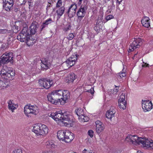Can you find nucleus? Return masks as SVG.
<instances>
[{"label": "nucleus", "instance_id": "7ed1b4c3", "mask_svg": "<svg viewBox=\"0 0 153 153\" xmlns=\"http://www.w3.org/2000/svg\"><path fill=\"white\" fill-rule=\"evenodd\" d=\"M48 129L44 124H35L33 126V131L37 136L45 135L48 132Z\"/></svg>", "mask_w": 153, "mask_h": 153}, {"label": "nucleus", "instance_id": "ea45409f", "mask_svg": "<svg viewBox=\"0 0 153 153\" xmlns=\"http://www.w3.org/2000/svg\"><path fill=\"white\" fill-rule=\"evenodd\" d=\"M77 16V22H78L79 24H80L81 21L82 19V18L84 17V16Z\"/></svg>", "mask_w": 153, "mask_h": 153}, {"label": "nucleus", "instance_id": "f3484780", "mask_svg": "<svg viewBox=\"0 0 153 153\" xmlns=\"http://www.w3.org/2000/svg\"><path fill=\"white\" fill-rule=\"evenodd\" d=\"M77 5L75 4H72L68 8L67 13L68 16L70 18L73 17L75 15Z\"/></svg>", "mask_w": 153, "mask_h": 153}, {"label": "nucleus", "instance_id": "412c9836", "mask_svg": "<svg viewBox=\"0 0 153 153\" xmlns=\"http://www.w3.org/2000/svg\"><path fill=\"white\" fill-rule=\"evenodd\" d=\"M50 65L51 63L48 62L47 59L44 58L41 61V66L43 70H47L49 68Z\"/></svg>", "mask_w": 153, "mask_h": 153}, {"label": "nucleus", "instance_id": "09e8293b", "mask_svg": "<svg viewBox=\"0 0 153 153\" xmlns=\"http://www.w3.org/2000/svg\"><path fill=\"white\" fill-rule=\"evenodd\" d=\"M12 153H22V152L21 149H18L13 151Z\"/></svg>", "mask_w": 153, "mask_h": 153}, {"label": "nucleus", "instance_id": "2eb2a0df", "mask_svg": "<svg viewBox=\"0 0 153 153\" xmlns=\"http://www.w3.org/2000/svg\"><path fill=\"white\" fill-rule=\"evenodd\" d=\"M125 94L122 93L120 96V98L118 100V105L119 108L124 110L126 107V101L125 100Z\"/></svg>", "mask_w": 153, "mask_h": 153}, {"label": "nucleus", "instance_id": "6e6552de", "mask_svg": "<svg viewBox=\"0 0 153 153\" xmlns=\"http://www.w3.org/2000/svg\"><path fill=\"white\" fill-rule=\"evenodd\" d=\"M58 91V94H59V97H60L62 96V98L61 97L60 99V103L61 105H63L65 102V101L67 100L70 97V93L69 91L67 90H64L63 91L61 90H57Z\"/></svg>", "mask_w": 153, "mask_h": 153}, {"label": "nucleus", "instance_id": "4be33fe9", "mask_svg": "<svg viewBox=\"0 0 153 153\" xmlns=\"http://www.w3.org/2000/svg\"><path fill=\"white\" fill-rule=\"evenodd\" d=\"M77 77V76L74 73H71L69 74L66 78L65 82L68 83H72Z\"/></svg>", "mask_w": 153, "mask_h": 153}, {"label": "nucleus", "instance_id": "c756f323", "mask_svg": "<svg viewBox=\"0 0 153 153\" xmlns=\"http://www.w3.org/2000/svg\"><path fill=\"white\" fill-rule=\"evenodd\" d=\"M16 106V105H15L13 103L11 100H10L8 102V108L11 110L12 112H13L14 110L16 109V107H15Z\"/></svg>", "mask_w": 153, "mask_h": 153}, {"label": "nucleus", "instance_id": "423d86ee", "mask_svg": "<svg viewBox=\"0 0 153 153\" xmlns=\"http://www.w3.org/2000/svg\"><path fill=\"white\" fill-rule=\"evenodd\" d=\"M13 53L12 52H6L0 58V66L2 64L7 63L13 60Z\"/></svg>", "mask_w": 153, "mask_h": 153}, {"label": "nucleus", "instance_id": "13d9d810", "mask_svg": "<svg viewBox=\"0 0 153 153\" xmlns=\"http://www.w3.org/2000/svg\"><path fill=\"white\" fill-rule=\"evenodd\" d=\"M82 0H79V2L78 4L80 5L81 4Z\"/></svg>", "mask_w": 153, "mask_h": 153}, {"label": "nucleus", "instance_id": "20e7f679", "mask_svg": "<svg viewBox=\"0 0 153 153\" xmlns=\"http://www.w3.org/2000/svg\"><path fill=\"white\" fill-rule=\"evenodd\" d=\"M144 140L145 138L138 137L136 135H129L126 138V140L127 142L136 145H141L142 146Z\"/></svg>", "mask_w": 153, "mask_h": 153}, {"label": "nucleus", "instance_id": "a878e982", "mask_svg": "<svg viewBox=\"0 0 153 153\" xmlns=\"http://www.w3.org/2000/svg\"><path fill=\"white\" fill-rule=\"evenodd\" d=\"M53 22L51 18H49L45 21L41 26V30L42 31L45 27H48V25Z\"/></svg>", "mask_w": 153, "mask_h": 153}, {"label": "nucleus", "instance_id": "864d4df0", "mask_svg": "<svg viewBox=\"0 0 153 153\" xmlns=\"http://www.w3.org/2000/svg\"><path fill=\"white\" fill-rule=\"evenodd\" d=\"M149 65L146 63H145L144 65H142V67H149Z\"/></svg>", "mask_w": 153, "mask_h": 153}, {"label": "nucleus", "instance_id": "8fccbe9b", "mask_svg": "<svg viewBox=\"0 0 153 153\" xmlns=\"http://www.w3.org/2000/svg\"><path fill=\"white\" fill-rule=\"evenodd\" d=\"M116 87L114 89H113V92L114 93H117L118 91V89L119 88V86H116V85L115 86Z\"/></svg>", "mask_w": 153, "mask_h": 153}, {"label": "nucleus", "instance_id": "dca6fc26", "mask_svg": "<svg viewBox=\"0 0 153 153\" xmlns=\"http://www.w3.org/2000/svg\"><path fill=\"white\" fill-rule=\"evenodd\" d=\"M77 59L76 56H73L69 58L65 62L63 63V65H67L68 68H69L71 67L75 63Z\"/></svg>", "mask_w": 153, "mask_h": 153}, {"label": "nucleus", "instance_id": "0eeeda50", "mask_svg": "<svg viewBox=\"0 0 153 153\" xmlns=\"http://www.w3.org/2000/svg\"><path fill=\"white\" fill-rule=\"evenodd\" d=\"M38 111V107L36 105H26L24 107V112L28 117H31L29 114H36Z\"/></svg>", "mask_w": 153, "mask_h": 153}, {"label": "nucleus", "instance_id": "2f4dec72", "mask_svg": "<svg viewBox=\"0 0 153 153\" xmlns=\"http://www.w3.org/2000/svg\"><path fill=\"white\" fill-rule=\"evenodd\" d=\"M46 145L47 147L48 148H54L55 146V145L54 144L53 142L51 141L46 142Z\"/></svg>", "mask_w": 153, "mask_h": 153}, {"label": "nucleus", "instance_id": "58836bf2", "mask_svg": "<svg viewBox=\"0 0 153 153\" xmlns=\"http://www.w3.org/2000/svg\"><path fill=\"white\" fill-rule=\"evenodd\" d=\"M3 87H6V84L0 80V89H1Z\"/></svg>", "mask_w": 153, "mask_h": 153}, {"label": "nucleus", "instance_id": "ddd939ff", "mask_svg": "<svg viewBox=\"0 0 153 153\" xmlns=\"http://www.w3.org/2000/svg\"><path fill=\"white\" fill-rule=\"evenodd\" d=\"M134 39L133 42L131 44L129 47L128 49L130 51H132L135 49L139 48L140 46L139 44H140L143 40L140 38Z\"/></svg>", "mask_w": 153, "mask_h": 153}, {"label": "nucleus", "instance_id": "7c9ffc66", "mask_svg": "<svg viewBox=\"0 0 153 153\" xmlns=\"http://www.w3.org/2000/svg\"><path fill=\"white\" fill-rule=\"evenodd\" d=\"M26 42L27 45L29 46L32 45L35 43L34 40H31L29 35L28 36H27V40Z\"/></svg>", "mask_w": 153, "mask_h": 153}, {"label": "nucleus", "instance_id": "bf43d9fd", "mask_svg": "<svg viewBox=\"0 0 153 153\" xmlns=\"http://www.w3.org/2000/svg\"><path fill=\"white\" fill-rule=\"evenodd\" d=\"M137 55V53L135 54L134 56L133 57V59H134V58H135V57Z\"/></svg>", "mask_w": 153, "mask_h": 153}, {"label": "nucleus", "instance_id": "9b49d317", "mask_svg": "<svg viewBox=\"0 0 153 153\" xmlns=\"http://www.w3.org/2000/svg\"><path fill=\"white\" fill-rule=\"evenodd\" d=\"M39 83L41 86L48 89L52 85L53 82L52 80H50L46 78H43L39 79Z\"/></svg>", "mask_w": 153, "mask_h": 153}, {"label": "nucleus", "instance_id": "c03bdc74", "mask_svg": "<svg viewBox=\"0 0 153 153\" xmlns=\"http://www.w3.org/2000/svg\"><path fill=\"white\" fill-rule=\"evenodd\" d=\"M30 37L32 40H34V42L35 43L37 39V37H34L33 35L32 34L30 35Z\"/></svg>", "mask_w": 153, "mask_h": 153}, {"label": "nucleus", "instance_id": "39448f33", "mask_svg": "<svg viewBox=\"0 0 153 153\" xmlns=\"http://www.w3.org/2000/svg\"><path fill=\"white\" fill-rule=\"evenodd\" d=\"M58 94V90L53 91L47 96L48 100L53 104L56 105L61 100Z\"/></svg>", "mask_w": 153, "mask_h": 153}, {"label": "nucleus", "instance_id": "4c0bfd02", "mask_svg": "<svg viewBox=\"0 0 153 153\" xmlns=\"http://www.w3.org/2000/svg\"><path fill=\"white\" fill-rule=\"evenodd\" d=\"M62 5V1L61 0H58L56 4V8L60 7Z\"/></svg>", "mask_w": 153, "mask_h": 153}, {"label": "nucleus", "instance_id": "4d7b16f0", "mask_svg": "<svg viewBox=\"0 0 153 153\" xmlns=\"http://www.w3.org/2000/svg\"><path fill=\"white\" fill-rule=\"evenodd\" d=\"M50 7V5L49 4H48L46 10H49V8Z\"/></svg>", "mask_w": 153, "mask_h": 153}, {"label": "nucleus", "instance_id": "680f3d73", "mask_svg": "<svg viewBox=\"0 0 153 153\" xmlns=\"http://www.w3.org/2000/svg\"><path fill=\"white\" fill-rule=\"evenodd\" d=\"M91 153H92V152ZM93 153H94V152H93Z\"/></svg>", "mask_w": 153, "mask_h": 153}, {"label": "nucleus", "instance_id": "1a4fd4ad", "mask_svg": "<svg viewBox=\"0 0 153 153\" xmlns=\"http://www.w3.org/2000/svg\"><path fill=\"white\" fill-rule=\"evenodd\" d=\"M116 112V109L112 108L107 111L106 114V117L110 119L114 124L117 123L118 120V118L114 116Z\"/></svg>", "mask_w": 153, "mask_h": 153}, {"label": "nucleus", "instance_id": "9d476101", "mask_svg": "<svg viewBox=\"0 0 153 153\" xmlns=\"http://www.w3.org/2000/svg\"><path fill=\"white\" fill-rule=\"evenodd\" d=\"M14 71L11 68L9 70H5L3 68L1 71L0 75L2 78L6 79H8L9 78L12 76H13L15 75Z\"/></svg>", "mask_w": 153, "mask_h": 153}, {"label": "nucleus", "instance_id": "393cba45", "mask_svg": "<svg viewBox=\"0 0 153 153\" xmlns=\"http://www.w3.org/2000/svg\"><path fill=\"white\" fill-rule=\"evenodd\" d=\"M149 19V17L145 16L141 20V23L144 27L148 28L150 26Z\"/></svg>", "mask_w": 153, "mask_h": 153}, {"label": "nucleus", "instance_id": "aec40b11", "mask_svg": "<svg viewBox=\"0 0 153 153\" xmlns=\"http://www.w3.org/2000/svg\"><path fill=\"white\" fill-rule=\"evenodd\" d=\"M96 125V131L98 134H100L103 131L105 128L104 125L100 121L97 120L95 122Z\"/></svg>", "mask_w": 153, "mask_h": 153}, {"label": "nucleus", "instance_id": "de8ad7c7", "mask_svg": "<svg viewBox=\"0 0 153 153\" xmlns=\"http://www.w3.org/2000/svg\"><path fill=\"white\" fill-rule=\"evenodd\" d=\"M86 91L88 92L91 93L92 94H94V88L91 87L90 89L87 90Z\"/></svg>", "mask_w": 153, "mask_h": 153}, {"label": "nucleus", "instance_id": "79ce46f5", "mask_svg": "<svg viewBox=\"0 0 153 153\" xmlns=\"http://www.w3.org/2000/svg\"><path fill=\"white\" fill-rule=\"evenodd\" d=\"M88 134L91 137H92L93 136L94 131L92 130H89L88 131Z\"/></svg>", "mask_w": 153, "mask_h": 153}, {"label": "nucleus", "instance_id": "4468645a", "mask_svg": "<svg viewBox=\"0 0 153 153\" xmlns=\"http://www.w3.org/2000/svg\"><path fill=\"white\" fill-rule=\"evenodd\" d=\"M142 107L145 112L150 111L153 107V105L151 101L149 100H142Z\"/></svg>", "mask_w": 153, "mask_h": 153}, {"label": "nucleus", "instance_id": "f704fd0d", "mask_svg": "<svg viewBox=\"0 0 153 153\" xmlns=\"http://www.w3.org/2000/svg\"><path fill=\"white\" fill-rule=\"evenodd\" d=\"M13 38L12 37L10 36L8 38L7 40V43L8 45H10L13 42Z\"/></svg>", "mask_w": 153, "mask_h": 153}, {"label": "nucleus", "instance_id": "f03ea898", "mask_svg": "<svg viewBox=\"0 0 153 153\" xmlns=\"http://www.w3.org/2000/svg\"><path fill=\"white\" fill-rule=\"evenodd\" d=\"M57 137L60 140L65 143L71 142L74 139V134L68 131L59 130L57 132Z\"/></svg>", "mask_w": 153, "mask_h": 153}, {"label": "nucleus", "instance_id": "72a5a7b5", "mask_svg": "<svg viewBox=\"0 0 153 153\" xmlns=\"http://www.w3.org/2000/svg\"><path fill=\"white\" fill-rule=\"evenodd\" d=\"M79 119H82V120H80L81 122H87L89 120V118L87 116H85L84 115H83V117H81Z\"/></svg>", "mask_w": 153, "mask_h": 153}, {"label": "nucleus", "instance_id": "a19ab883", "mask_svg": "<svg viewBox=\"0 0 153 153\" xmlns=\"http://www.w3.org/2000/svg\"><path fill=\"white\" fill-rule=\"evenodd\" d=\"M5 3H7L13 5V0H5Z\"/></svg>", "mask_w": 153, "mask_h": 153}, {"label": "nucleus", "instance_id": "052dcab7", "mask_svg": "<svg viewBox=\"0 0 153 153\" xmlns=\"http://www.w3.org/2000/svg\"><path fill=\"white\" fill-rule=\"evenodd\" d=\"M68 153H75V152H69Z\"/></svg>", "mask_w": 153, "mask_h": 153}, {"label": "nucleus", "instance_id": "49530a36", "mask_svg": "<svg viewBox=\"0 0 153 153\" xmlns=\"http://www.w3.org/2000/svg\"><path fill=\"white\" fill-rule=\"evenodd\" d=\"M91 151L90 150H88L85 149L82 152V153H91Z\"/></svg>", "mask_w": 153, "mask_h": 153}, {"label": "nucleus", "instance_id": "37998d69", "mask_svg": "<svg viewBox=\"0 0 153 153\" xmlns=\"http://www.w3.org/2000/svg\"><path fill=\"white\" fill-rule=\"evenodd\" d=\"M71 26L69 25L67 27H65L64 29V30L65 32L68 31V30H70L71 28Z\"/></svg>", "mask_w": 153, "mask_h": 153}, {"label": "nucleus", "instance_id": "5701e85b", "mask_svg": "<svg viewBox=\"0 0 153 153\" xmlns=\"http://www.w3.org/2000/svg\"><path fill=\"white\" fill-rule=\"evenodd\" d=\"M38 27V25L37 22H33L30 28V33L32 35L35 34L36 32L37 29Z\"/></svg>", "mask_w": 153, "mask_h": 153}, {"label": "nucleus", "instance_id": "cd10ccee", "mask_svg": "<svg viewBox=\"0 0 153 153\" xmlns=\"http://www.w3.org/2000/svg\"><path fill=\"white\" fill-rule=\"evenodd\" d=\"M65 10V9L64 6H62L59 8L56 11L57 15L59 17L62 16Z\"/></svg>", "mask_w": 153, "mask_h": 153}, {"label": "nucleus", "instance_id": "473e14b6", "mask_svg": "<svg viewBox=\"0 0 153 153\" xmlns=\"http://www.w3.org/2000/svg\"><path fill=\"white\" fill-rule=\"evenodd\" d=\"M126 74L125 72H120L117 74V78L118 79H121L123 77L126 76Z\"/></svg>", "mask_w": 153, "mask_h": 153}, {"label": "nucleus", "instance_id": "f8f14e48", "mask_svg": "<svg viewBox=\"0 0 153 153\" xmlns=\"http://www.w3.org/2000/svg\"><path fill=\"white\" fill-rule=\"evenodd\" d=\"M27 27H24L19 34L17 36V39L21 42H26L27 37L29 35L28 33H27Z\"/></svg>", "mask_w": 153, "mask_h": 153}, {"label": "nucleus", "instance_id": "a211bd4d", "mask_svg": "<svg viewBox=\"0 0 153 153\" xmlns=\"http://www.w3.org/2000/svg\"><path fill=\"white\" fill-rule=\"evenodd\" d=\"M87 9V6L85 3L82 4L76 13L77 16H85L86 14V11Z\"/></svg>", "mask_w": 153, "mask_h": 153}, {"label": "nucleus", "instance_id": "f257e3e1", "mask_svg": "<svg viewBox=\"0 0 153 153\" xmlns=\"http://www.w3.org/2000/svg\"><path fill=\"white\" fill-rule=\"evenodd\" d=\"M49 116L51 117L60 125L67 126L69 123H71V121L72 116L71 115H67L66 113H63L61 111H59L55 113H52L49 114Z\"/></svg>", "mask_w": 153, "mask_h": 153}, {"label": "nucleus", "instance_id": "603ef678", "mask_svg": "<svg viewBox=\"0 0 153 153\" xmlns=\"http://www.w3.org/2000/svg\"><path fill=\"white\" fill-rule=\"evenodd\" d=\"M123 0H117V1L119 3V5H118V9L120 10H123V9L122 8H120V6H122V5H120V2H122V1Z\"/></svg>", "mask_w": 153, "mask_h": 153}, {"label": "nucleus", "instance_id": "6e6d98bb", "mask_svg": "<svg viewBox=\"0 0 153 153\" xmlns=\"http://www.w3.org/2000/svg\"><path fill=\"white\" fill-rule=\"evenodd\" d=\"M5 44H3L2 45L1 48H2L3 49H4V48L5 47Z\"/></svg>", "mask_w": 153, "mask_h": 153}, {"label": "nucleus", "instance_id": "3c124183", "mask_svg": "<svg viewBox=\"0 0 153 153\" xmlns=\"http://www.w3.org/2000/svg\"><path fill=\"white\" fill-rule=\"evenodd\" d=\"M14 10L15 12H17L20 10V8L18 6H15Z\"/></svg>", "mask_w": 153, "mask_h": 153}, {"label": "nucleus", "instance_id": "6ab92c4d", "mask_svg": "<svg viewBox=\"0 0 153 153\" xmlns=\"http://www.w3.org/2000/svg\"><path fill=\"white\" fill-rule=\"evenodd\" d=\"M143 146V147L153 149V141L150 139L145 138Z\"/></svg>", "mask_w": 153, "mask_h": 153}, {"label": "nucleus", "instance_id": "b1692460", "mask_svg": "<svg viewBox=\"0 0 153 153\" xmlns=\"http://www.w3.org/2000/svg\"><path fill=\"white\" fill-rule=\"evenodd\" d=\"M103 18L102 16L99 17L98 19L95 26L94 27V30L97 31H98L102 27L103 24Z\"/></svg>", "mask_w": 153, "mask_h": 153}, {"label": "nucleus", "instance_id": "c9c22d12", "mask_svg": "<svg viewBox=\"0 0 153 153\" xmlns=\"http://www.w3.org/2000/svg\"><path fill=\"white\" fill-rule=\"evenodd\" d=\"M10 33L9 31L6 29H0V34H5Z\"/></svg>", "mask_w": 153, "mask_h": 153}, {"label": "nucleus", "instance_id": "e433bc0d", "mask_svg": "<svg viewBox=\"0 0 153 153\" xmlns=\"http://www.w3.org/2000/svg\"><path fill=\"white\" fill-rule=\"evenodd\" d=\"M74 35L73 33H70L68 36H67L66 38L68 40H71L74 37Z\"/></svg>", "mask_w": 153, "mask_h": 153}, {"label": "nucleus", "instance_id": "bb28decb", "mask_svg": "<svg viewBox=\"0 0 153 153\" xmlns=\"http://www.w3.org/2000/svg\"><path fill=\"white\" fill-rule=\"evenodd\" d=\"M75 113L77 116L79 117V119L81 117H83L84 114L83 110L81 108H79L76 109L75 111Z\"/></svg>", "mask_w": 153, "mask_h": 153}, {"label": "nucleus", "instance_id": "c85d7f7f", "mask_svg": "<svg viewBox=\"0 0 153 153\" xmlns=\"http://www.w3.org/2000/svg\"><path fill=\"white\" fill-rule=\"evenodd\" d=\"M3 7L6 11H9L13 9V5L9 4L7 3H4Z\"/></svg>", "mask_w": 153, "mask_h": 153}, {"label": "nucleus", "instance_id": "a18cd8bd", "mask_svg": "<svg viewBox=\"0 0 153 153\" xmlns=\"http://www.w3.org/2000/svg\"><path fill=\"white\" fill-rule=\"evenodd\" d=\"M114 18L113 16L112 15H109L107 16L105 19L107 20L108 21Z\"/></svg>", "mask_w": 153, "mask_h": 153}, {"label": "nucleus", "instance_id": "5fc2aeb1", "mask_svg": "<svg viewBox=\"0 0 153 153\" xmlns=\"http://www.w3.org/2000/svg\"><path fill=\"white\" fill-rule=\"evenodd\" d=\"M15 28L17 30L19 31L20 30V27L17 26H15Z\"/></svg>", "mask_w": 153, "mask_h": 153}]
</instances>
